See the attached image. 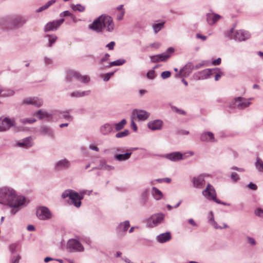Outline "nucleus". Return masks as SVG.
Returning <instances> with one entry per match:
<instances>
[{
    "instance_id": "obj_54",
    "label": "nucleus",
    "mask_w": 263,
    "mask_h": 263,
    "mask_svg": "<svg viewBox=\"0 0 263 263\" xmlns=\"http://www.w3.org/2000/svg\"><path fill=\"white\" fill-rule=\"evenodd\" d=\"M56 0H50L47 3L44 5V7L47 9L49 8L51 5L55 3Z\"/></svg>"
},
{
    "instance_id": "obj_8",
    "label": "nucleus",
    "mask_w": 263,
    "mask_h": 263,
    "mask_svg": "<svg viewBox=\"0 0 263 263\" xmlns=\"http://www.w3.org/2000/svg\"><path fill=\"white\" fill-rule=\"evenodd\" d=\"M164 215L162 213L153 215L147 219L148 227L153 228L161 223L164 219Z\"/></svg>"
},
{
    "instance_id": "obj_19",
    "label": "nucleus",
    "mask_w": 263,
    "mask_h": 263,
    "mask_svg": "<svg viewBox=\"0 0 263 263\" xmlns=\"http://www.w3.org/2000/svg\"><path fill=\"white\" fill-rule=\"evenodd\" d=\"M70 166V163L68 160L66 158L61 159L57 161L55 164V168L57 170H62L67 169Z\"/></svg>"
},
{
    "instance_id": "obj_64",
    "label": "nucleus",
    "mask_w": 263,
    "mask_h": 263,
    "mask_svg": "<svg viewBox=\"0 0 263 263\" xmlns=\"http://www.w3.org/2000/svg\"><path fill=\"white\" fill-rule=\"evenodd\" d=\"M215 229H222V228L220 226H219L217 224V223L215 221H213V222H212V224H211Z\"/></svg>"
},
{
    "instance_id": "obj_29",
    "label": "nucleus",
    "mask_w": 263,
    "mask_h": 263,
    "mask_svg": "<svg viewBox=\"0 0 263 263\" xmlns=\"http://www.w3.org/2000/svg\"><path fill=\"white\" fill-rule=\"evenodd\" d=\"M215 70V69H206L199 72V79L203 80L209 78Z\"/></svg>"
},
{
    "instance_id": "obj_62",
    "label": "nucleus",
    "mask_w": 263,
    "mask_h": 263,
    "mask_svg": "<svg viewBox=\"0 0 263 263\" xmlns=\"http://www.w3.org/2000/svg\"><path fill=\"white\" fill-rule=\"evenodd\" d=\"M221 61V59L220 58H218V59H217L215 60H214L212 62V64L213 65H218L220 64Z\"/></svg>"
},
{
    "instance_id": "obj_60",
    "label": "nucleus",
    "mask_w": 263,
    "mask_h": 263,
    "mask_svg": "<svg viewBox=\"0 0 263 263\" xmlns=\"http://www.w3.org/2000/svg\"><path fill=\"white\" fill-rule=\"evenodd\" d=\"M248 187L252 190H256L257 189V185L252 182L248 185Z\"/></svg>"
},
{
    "instance_id": "obj_38",
    "label": "nucleus",
    "mask_w": 263,
    "mask_h": 263,
    "mask_svg": "<svg viewBox=\"0 0 263 263\" xmlns=\"http://www.w3.org/2000/svg\"><path fill=\"white\" fill-rule=\"evenodd\" d=\"M126 61L124 59H119L116 61L111 62L109 63V67H112L114 66H120L123 65L125 63Z\"/></svg>"
},
{
    "instance_id": "obj_13",
    "label": "nucleus",
    "mask_w": 263,
    "mask_h": 263,
    "mask_svg": "<svg viewBox=\"0 0 263 263\" xmlns=\"http://www.w3.org/2000/svg\"><path fill=\"white\" fill-rule=\"evenodd\" d=\"M64 19L61 18L59 20H57L48 23L44 28L45 32L56 30L59 26L64 22Z\"/></svg>"
},
{
    "instance_id": "obj_49",
    "label": "nucleus",
    "mask_w": 263,
    "mask_h": 263,
    "mask_svg": "<svg viewBox=\"0 0 263 263\" xmlns=\"http://www.w3.org/2000/svg\"><path fill=\"white\" fill-rule=\"evenodd\" d=\"M21 257L20 255L13 256L11 259V263H19Z\"/></svg>"
},
{
    "instance_id": "obj_44",
    "label": "nucleus",
    "mask_w": 263,
    "mask_h": 263,
    "mask_svg": "<svg viewBox=\"0 0 263 263\" xmlns=\"http://www.w3.org/2000/svg\"><path fill=\"white\" fill-rule=\"evenodd\" d=\"M61 16H68L70 17L72 20H74L76 19V16L73 15L71 13H70L69 11L66 10L60 14Z\"/></svg>"
},
{
    "instance_id": "obj_9",
    "label": "nucleus",
    "mask_w": 263,
    "mask_h": 263,
    "mask_svg": "<svg viewBox=\"0 0 263 263\" xmlns=\"http://www.w3.org/2000/svg\"><path fill=\"white\" fill-rule=\"evenodd\" d=\"M251 102L246 99L242 97H237L234 99L233 103L230 105V107L236 106L238 109H242L249 106Z\"/></svg>"
},
{
    "instance_id": "obj_61",
    "label": "nucleus",
    "mask_w": 263,
    "mask_h": 263,
    "mask_svg": "<svg viewBox=\"0 0 263 263\" xmlns=\"http://www.w3.org/2000/svg\"><path fill=\"white\" fill-rule=\"evenodd\" d=\"M89 148L92 150V151H96V152H98L99 151V148L95 145L94 144H90L89 146Z\"/></svg>"
},
{
    "instance_id": "obj_35",
    "label": "nucleus",
    "mask_w": 263,
    "mask_h": 263,
    "mask_svg": "<svg viewBox=\"0 0 263 263\" xmlns=\"http://www.w3.org/2000/svg\"><path fill=\"white\" fill-rule=\"evenodd\" d=\"M3 90L4 91L2 93V97H12L15 94V91L13 89L3 87Z\"/></svg>"
},
{
    "instance_id": "obj_10",
    "label": "nucleus",
    "mask_w": 263,
    "mask_h": 263,
    "mask_svg": "<svg viewBox=\"0 0 263 263\" xmlns=\"http://www.w3.org/2000/svg\"><path fill=\"white\" fill-rule=\"evenodd\" d=\"M36 216L40 219L46 220L50 219L52 216V214L47 208L41 206L37 209Z\"/></svg>"
},
{
    "instance_id": "obj_15",
    "label": "nucleus",
    "mask_w": 263,
    "mask_h": 263,
    "mask_svg": "<svg viewBox=\"0 0 263 263\" xmlns=\"http://www.w3.org/2000/svg\"><path fill=\"white\" fill-rule=\"evenodd\" d=\"M132 115L136 116L139 120L145 121L148 119L150 114L144 110L135 109L133 110Z\"/></svg>"
},
{
    "instance_id": "obj_51",
    "label": "nucleus",
    "mask_w": 263,
    "mask_h": 263,
    "mask_svg": "<svg viewBox=\"0 0 263 263\" xmlns=\"http://www.w3.org/2000/svg\"><path fill=\"white\" fill-rule=\"evenodd\" d=\"M247 238L248 242L252 246H255L256 245V241L253 238L248 236Z\"/></svg>"
},
{
    "instance_id": "obj_55",
    "label": "nucleus",
    "mask_w": 263,
    "mask_h": 263,
    "mask_svg": "<svg viewBox=\"0 0 263 263\" xmlns=\"http://www.w3.org/2000/svg\"><path fill=\"white\" fill-rule=\"evenodd\" d=\"M109 54L108 53H106L103 57L102 58V59L100 60V63H103L105 61H108L109 59Z\"/></svg>"
},
{
    "instance_id": "obj_28",
    "label": "nucleus",
    "mask_w": 263,
    "mask_h": 263,
    "mask_svg": "<svg viewBox=\"0 0 263 263\" xmlns=\"http://www.w3.org/2000/svg\"><path fill=\"white\" fill-rule=\"evenodd\" d=\"M36 115L38 117L40 120H49V119L52 116V114L48 112L45 110L40 109L36 112Z\"/></svg>"
},
{
    "instance_id": "obj_16",
    "label": "nucleus",
    "mask_w": 263,
    "mask_h": 263,
    "mask_svg": "<svg viewBox=\"0 0 263 263\" xmlns=\"http://www.w3.org/2000/svg\"><path fill=\"white\" fill-rule=\"evenodd\" d=\"M23 104L34 105L35 107H39L43 104V101L36 97L27 98L23 100Z\"/></svg>"
},
{
    "instance_id": "obj_23",
    "label": "nucleus",
    "mask_w": 263,
    "mask_h": 263,
    "mask_svg": "<svg viewBox=\"0 0 263 263\" xmlns=\"http://www.w3.org/2000/svg\"><path fill=\"white\" fill-rule=\"evenodd\" d=\"M163 124V122L161 120H155L149 122L147 126L149 129L152 130H160L161 129Z\"/></svg>"
},
{
    "instance_id": "obj_26",
    "label": "nucleus",
    "mask_w": 263,
    "mask_h": 263,
    "mask_svg": "<svg viewBox=\"0 0 263 263\" xmlns=\"http://www.w3.org/2000/svg\"><path fill=\"white\" fill-rule=\"evenodd\" d=\"M33 144V142L31 137L24 138L17 143V145L18 146L24 147L25 148H28L32 146Z\"/></svg>"
},
{
    "instance_id": "obj_17",
    "label": "nucleus",
    "mask_w": 263,
    "mask_h": 263,
    "mask_svg": "<svg viewBox=\"0 0 263 263\" xmlns=\"http://www.w3.org/2000/svg\"><path fill=\"white\" fill-rule=\"evenodd\" d=\"M193 186L196 188L201 189L205 184L204 175H199L193 178Z\"/></svg>"
},
{
    "instance_id": "obj_5",
    "label": "nucleus",
    "mask_w": 263,
    "mask_h": 263,
    "mask_svg": "<svg viewBox=\"0 0 263 263\" xmlns=\"http://www.w3.org/2000/svg\"><path fill=\"white\" fill-rule=\"evenodd\" d=\"M66 80L68 82L77 80L84 83H88L90 81V78L87 76H82L77 72L71 71L67 73Z\"/></svg>"
},
{
    "instance_id": "obj_33",
    "label": "nucleus",
    "mask_w": 263,
    "mask_h": 263,
    "mask_svg": "<svg viewBox=\"0 0 263 263\" xmlns=\"http://www.w3.org/2000/svg\"><path fill=\"white\" fill-rule=\"evenodd\" d=\"M152 193L154 198L157 200L161 199L163 197L161 191L156 187H152Z\"/></svg>"
},
{
    "instance_id": "obj_34",
    "label": "nucleus",
    "mask_w": 263,
    "mask_h": 263,
    "mask_svg": "<svg viewBox=\"0 0 263 263\" xmlns=\"http://www.w3.org/2000/svg\"><path fill=\"white\" fill-rule=\"evenodd\" d=\"M129 226V221L128 220H126L123 222H121L117 228V229L118 231H123L125 232L127 231Z\"/></svg>"
},
{
    "instance_id": "obj_22",
    "label": "nucleus",
    "mask_w": 263,
    "mask_h": 263,
    "mask_svg": "<svg viewBox=\"0 0 263 263\" xmlns=\"http://www.w3.org/2000/svg\"><path fill=\"white\" fill-rule=\"evenodd\" d=\"M113 131V125L108 123H105L100 127V132L103 135H108Z\"/></svg>"
},
{
    "instance_id": "obj_3",
    "label": "nucleus",
    "mask_w": 263,
    "mask_h": 263,
    "mask_svg": "<svg viewBox=\"0 0 263 263\" xmlns=\"http://www.w3.org/2000/svg\"><path fill=\"white\" fill-rule=\"evenodd\" d=\"M69 197L71 200V202L75 206L79 208L81 206V200L83 198L82 195H80L78 193L74 192L71 190H68L65 191L62 194L63 198Z\"/></svg>"
},
{
    "instance_id": "obj_25",
    "label": "nucleus",
    "mask_w": 263,
    "mask_h": 263,
    "mask_svg": "<svg viewBox=\"0 0 263 263\" xmlns=\"http://www.w3.org/2000/svg\"><path fill=\"white\" fill-rule=\"evenodd\" d=\"M171 239V234L168 232L160 234L156 237V240L160 243L168 241Z\"/></svg>"
},
{
    "instance_id": "obj_36",
    "label": "nucleus",
    "mask_w": 263,
    "mask_h": 263,
    "mask_svg": "<svg viewBox=\"0 0 263 263\" xmlns=\"http://www.w3.org/2000/svg\"><path fill=\"white\" fill-rule=\"evenodd\" d=\"M127 121L125 119H122L120 122L118 123H116L115 125V128L116 131H119L122 129L125 125L126 124Z\"/></svg>"
},
{
    "instance_id": "obj_2",
    "label": "nucleus",
    "mask_w": 263,
    "mask_h": 263,
    "mask_svg": "<svg viewBox=\"0 0 263 263\" xmlns=\"http://www.w3.org/2000/svg\"><path fill=\"white\" fill-rule=\"evenodd\" d=\"M115 24L113 20L109 15H101L89 26V28L97 32L103 31L111 32L114 30Z\"/></svg>"
},
{
    "instance_id": "obj_4",
    "label": "nucleus",
    "mask_w": 263,
    "mask_h": 263,
    "mask_svg": "<svg viewBox=\"0 0 263 263\" xmlns=\"http://www.w3.org/2000/svg\"><path fill=\"white\" fill-rule=\"evenodd\" d=\"M174 51V49L173 47H170L165 52L161 54L151 56V61L153 63L165 62L170 58Z\"/></svg>"
},
{
    "instance_id": "obj_1",
    "label": "nucleus",
    "mask_w": 263,
    "mask_h": 263,
    "mask_svg": "<svg viewBox=\"0 0 263 263\" xmlns=\"http://www.w3.org/2000/svg\"><path fill=\"white\" fill-rule=\"evenodd\" d=\"M25 201L23 196L17 195L11 187L5 186L0 189V203L11 208H17L22 206Z\"/></svg>"
},
{
    "instance_id": "obj_46",
    "label": "nucleus",
    "mask_w": 263,
    "mask_h": 263,
    "mask_svg": "<svg viewBox=\"0 0 263 263\" xmlns=\"http://www.w3.org/2000/svg\"><path fill=\"white\" fill-rule=\"evenodd\" d=\"M146 77L148 79L153 80L155 78V71L154 69L149 70L146 74Z\"/></svg>"
},
{
    "instance_id": "obj_45",
    "label": "nucleus",
    "mask_w": 263,
    "mask_h": 263,
    "mask_svg": "<svg viewBox=\"0 0 263 263\" xmlns=\"http://www.w3.org/2000/svg\"><path fill=\"white\" fill-rule=\"evenodd\" d=\"M36 121L34 118H26L21 119V122L23 124L29 123L32 124Z\"/></svg>"
},
{
    "instance_id": "obj_39",
    "label": "nucleus",
    "mask_w": 263,
    "mask_h": 263,
    "mask_svg": "<svg viewBox=\"0 0 263 263\" xmlns=\"http://www.w3.org/2000/svg\"><path fill=\"white\" fill-rule=\"evenodd\" d=\"M164 24V22L154 24L153 27L155 32L157 33L158 31H159L163 28Z\"/></svg>"
},
{
    "instance_id": "obj_18",
    "label": "nucleus",
    "mask_w": 263,
    "mask_h": 263,
    "mask_svg": "<svg viewBox=\"0 0 263 263\" xmlns=\"http://www.w3.org/2000/svg\"><path fill=\"white\" fill-rule=\"evenodd\" d=\"M194 66L191 62L187 63L180 71L178 76L179 77H185L189 76L194 69Z\"/></svg>"
},
{
    "instance_id": "obj_48",
    "label": "nucleus",
    "mask_w": 263,
    "mask_h": 263,
    "mask_svg": "<svg viewBox=\"0 0 263 263\" xmlns=\"http://www.w3.org/2000/svg\"><path fill=\"white\" fill-rule=\"evenodd\" d=\"M172 109L173 111L178 112L179 114H182V115H185V111L183 110L179 109L176 106H172Z\"/></svg>"
},
{
    "instance_id": "obj_27",
    "label": "nucleus",
    "mask_w": 263,
    "mask_h": 263,
    "mask_svg": "<svg viewBox=\"0 0 263 263\" xmlns=\"http://www.w3.org/2000/svg\"><path fill=\"white\" fill-rule=\"evenodd\" d=\"M200 139L201 141L204 142H215L214 135L212 132H204L201 134Z\"/></svg>"
},
{
    "instance_id": "obj_7",
    "label": "nucleus",
    "mask_w": 263,
    "mask_h": 263,
    "mask_svg": "<svg viewBox=\"0 0 263 263\" xmlns=\"http://www.w3.org/2000/svg\"><path fill=\"white\" fill-rule=\"evenodd\" d=\"M67 248L71 252H81L84 250L83 246L76 239H69L67 243Z\"/></svg>"
},
{
    "instance_id": "obj_57",
    "label": "nucleus",
    "mask_w": 263,
    "mask_h": 263,
    "mask_svg": "<svg viewBox=\"0 0 263 263\" xmlns=\"http://www.w3.org/2000/svg\"><path fill=\"white\" fill-rule=\"evenodd\" d=\"M44 62L46 65H48L51 64L52 60L50 58L46 57L44 59Z\"/></svg>"
},
{
    "instance_id": "obj_11",
    "label": "nucleus",
    "mask_w": 263,
    "mask_h": 263,
    "mask_svg": "<svg viewBox=\"0 0 263 263\" xmlns=\"http://www.w3.org/2000/svg\"><path fill=\"white\" fill-rule=\"evenodd\" d=\"M27 19L21 16H11V29L22 27L27 22Z\"/></svg>"
},
{
    "instance_id": "obj_14",
    "label": "nucleus",
    "mask_w": 263,
    "mask_h": 263,
    "mask_svg": "<svg viewBox=\"0 0 263 263\" xmlns=\"http://www.w3.org/2000/svg\"><path fill=\"white\" fill-rule=\"evenodd\" d=\"M251 36L250 33L245 30H237L235 32L234 39L235 40L238 41L239 42L244 41L248 39H249Z\"/></svg>"
},
{
    "instance_id": "obj_30",
    "label": "nucleus",
    "mask_w": 263,
    "mask_h": 263,
    "mask_svg": "<svg viewBox=\"0 0 263 263\" xmlns=\"http://www.w3.org/2000/svg\"><path fill=\"white\" fill-rule=\"evenodd\" d=\"M90 93V90H86V91H79L76 90L70 94V96L72 98H81L85 96H88Z\"/></svg>"
},
{
    "instance_id": "obj_63",
    "label": "nucleus",
    "mask_w": 263,
    "mask_h": 263,
    "mask_svg": "<svg viewBox=\"0 0 263 263\" xmlns=\"http://www.w3.org/2000/svg\"><path fill=\"white\" fill-rule=\"evenodd\" d=\"M124 13H125L124 10L121 11V12L119 14H118L117 19L118 20H121L123 18Z\"/></svg>"
},
{
    "instance_id": "obj_41",
    "label": "nucleus",
    "mask_w": 263,
    "mask_h": 263,
    "mask_svg": "<svg viewBox=\"0 0 263 263\" xmlns=\"http://www.w3.org/2000/svg\"><path fill=\"white\" fill-rule=\"evenodd\" d=\"M129 132L128 129H125L123 132H120L116 134V137L117 138H121L126 137L128 135Z\"/></svg>"
},
{
    "instance_id": "obj_20",
    "label": "nucleus",
    "mask_w": 263,
    "mask_h": 263,
    "mask_svg": "<svg viewBox=\"0 0 263 263\" xmlns=\"http://www.w3.org/2000/svg\"><path fill=\"white\" fill-rule=\"evenodd\" d=\"M0 27L3 29H11V16L1 17Z\"/></svg>"
},
{
    "instance_id": "obj_47",
    "label": "nucleus",
    "mask_w": 263,
    "mask_h": 263,
    "mask_svg": "<svg viewBox=\"0 0 263 263\" xmlns=\"http://www.w3.org/2000/svg\"><path fill=\"white\" fill-rule=\"evenodd\" d=\"M171 73L170 71H164L161 74V77L163 79L168 78L171 77Z\"/></svg>"
},
{
    "instance_id": "obj_42",
    "label": "nucleus",
    "mask_w": 263,
    "mask_h": 263,
    "mask_svg": "<svg viewBox=\"0 0 263 263\" xmlns=\"http://www.w3.org/2000/svg\"><path fill=\"white\" fill-rule=\"evenodd\" d=\"M60 117L66 119L67 120L71 121L72 120V117L70 116L69 112L67 111H64L60 112Z\"/></svg>"
},
{
    "instance_id": "obj_32",
    "label": "nucleus",
    "mask_w": 263,
    "mask_h": 263,
    "mask_svg": "<svg viewBox=\"0 0 263 263\" xmlns=\"http://www.w3.org/2000/svg\"><path fill=\"white\" fill-rule=\"evenodd\" d=\"M132 154V152H127L124 154L116 155L114 156V158L118 161H125L128 160L130 158Z\"/></svg>"
},
{
    "instance_id": "obj_6",
    "label": "nucleus",
    "mask_w": 263,
    "mask_h": 263,
    "mask_svg": "<svg viewBox=\"0 0 263 263\" xmlns=\"http://www.w3.org/2000/svg\"><path fill=\"white\" fill-rule=\"evenodd\" d=\"M16 125L14 119L6 117L4 119L0 118V132L8 130L11 127Z\"/></svg>"
},
{
    "instance_id": "obj_31",
    "label": "nucleus",
    "mask_w": 263,
    "mask_h": 263,
    "mask_svg": "<svg viewBox=\"0 0 263 263\" xmlns=\"http://www.w3.org/2000/svg\"><path fill=\"white\" fill-rule=\"evenodd\" d=\"M41 133L44 135L48 136L51 138L54 137V133L49 127L43 126L40 128Z\"/></svg>"
},
{
    "instance_id": "obj_21",
    "label": "nucleus",
    "mask_w": 263,
    "mask_h": 263,
    "mask_svg": "<svg viewBox=\"0 0 263 263\" xmlns=\"http://www.w3.org/2000/svg\"><path fill=\"white\" fill-rule=\"evenodd\" d=\"M206 16L207 23L210 26L215 24L221 17L220 15L213 12L207 13Z\"/></svg>"
},
{
    "instance_id": "obj_24",
    "label": "nucleus",
    "mask_w": 263,
    "mask_h": 263,
    "mask_svg": "<svg viewBox=\"0 0 263 263\" xmlns=\"http://www.w3.org/2000/svg\"><path fill=\"white\" fill-rule=\"evenodd\" d=\"M165 158L172 161H178L182 160L183 156L181 153L177 152L166 155Z\"/></svg>"
},
{
    "instance_id": "obj_58",
    "label": "nucleus",
    "mask_w": 263,
    "mask_h": 263,
    "mask_svg": "<svg viewBox=\"0 0 263 263\" xmlns=\"http://www.w3.org/2000/svg\"><path fill=\"white\" fill-rule=\"evenodd\" d=\"M212 200L214 201V202L218 203V204H223V205H230V204H229V203H226V202H221L220 200L217 199L216 197H215L214 199H213Z\"/></svg>"
},
{
    "instance_id": "obj_50",
    "label": "nucleus",
    "mask_w": 263,
    "mask_h": 263,
    "mask_svg": "<svg viewBox=\"0 0 263 263\" xmlns=\"http://www.w3.org/2000/svg\"><path fill=\"white\" fill-rule=\"evenodd\" d=\"M231 178L234 182L238 181L239 179L238 174L236 173H232Z\"/></svg>"
},
{
    "instance_id": "obj_12",
    "label": "nucleus",
    "mask_w": 263,
    "mask_h": 263,
    "mask_svg": "<svg viewBox=\"0 0 263 263\" xmlns=\"http://www.w3.org/2000/svg\"><path fill=\"white\" fill-rule=\"evenodd\" d=\"M202 195L208 200H212L216 197V191L212 185L208 184L205 189L202 191Z\"/></svg>"
},
{
    "instance_id": "obj_56",
    "label": "nucleus",
    "mask_w": 263,
    "mask_h": 263,
    "mask_svg": "<svg viewBox=\"0 0 263 263\" xmlns=\"http://www.w3.org/2000/svg\"><path fill=\"white\" fill-rule=\"evenodd\" d=\"M114 72H110V73H107L105 74L104 77V81H107L109 80L110 77L114 74Z\"/></svg>"
},
{
    "instance_id": "obj_59",
    "label": "nucleus",
    "mask_w": 263,
    "mask_h": 263,
    "mask_svg": "<svg viewBox=\"0 0 263 263\" xmlns=\"http://www.w3.org/2000/svg\"><path fill=\"white\" fill-rule=\"evenodd\" d=\"M255 214L260 217L263 218V210L261 209H257L255 211Z\"/></svg>"
},
{
    "instance_id": "obj_40",
    "label": "nucleus",
    "mask_w": 263,
    "mask_h": 263,
    "mask_svg": "<svg viewBox=\"0 0 263 263\" xmlns=\"http://www.w3.org/2000/svg\"><path fill=\"white\" fill-rule=\"evenodd\" d=\"M47 37H48V41H49V47H51L53 44L55 43L57 39V36L55 35L52 34V35H47Z\"/></svg>"
},
{
    "instance_id": "obj_53",
    "label": "nucleus",
    "mask_w": 263,
    "mask_h": 263,
    "mask_svg": "<svg viewBox=\"0 0 263 263\" xmlns=\"http://www.w3.org/2000/svg\"><path fill=\"white\" fill-rule=\"evenodd\" d=\"M115 45V42L114 41L110 42L109 43L106 45V47L108 48L109 50H113Z\"/></svg>"
},
{
    "instance_id": "obj_43",
    "label": "nucleus",
    "mask_w": 263,
    "mask_h": 263,
    "mask_svg": "<svg viewBox=\"0 0 263 263\" xmlns=\"http://www.w3.org/2000/svg\"><path fill=\"white\" fill-rule=\"evenodd\" d=\"M73 10H77L79 12H83L85 10V7L80 4H77L76 5H72L71 7Z\"/></svg>"
},
{
    "instance_id": "obj_52",
    "label": "nucleus",
    "mask_w": 263,
    "mask_h": 263,
    "mask_svg": "<svg viewBox=\"0 0 263 263\" xmlns=\"http://www.w3.org/2000/svg\"><path fill=\"white\" fill-rule=\"evenodd\" d=\"M205 61H202L201 62L198 63L194 66V69H198L203 67V66L205 64Z\"/></svg>"
},
{
    "instance_id": "obj_37",
    "label": "nucleus",
    "mask_w": 263,
    "mask_h": 263,
    "mask_svg": "<svg viewBox=\"0 0 263 263\" xmlns=\"http://www.w3.org/2000/svg\"><path fill=\"white\" fill-rule=\"evenodd\" d=\"M255 166L259 172H263V161L259 158L256 159Z\"/></svg>"
}]
</instances>
